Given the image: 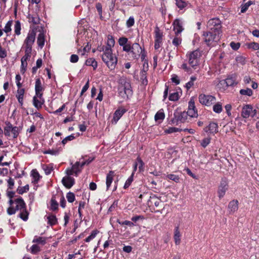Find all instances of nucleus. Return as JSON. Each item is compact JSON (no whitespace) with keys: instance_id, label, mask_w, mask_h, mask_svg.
<instances>
[{"instance_id":"obj_1","label":"nucleus","mask_w":259,"mask_h":259,"mask_svg":"<svg viewBox=\"0 0 259 259\" xmlns=\"http://www.w3.org/2000/svg\"><path fill=\"white\" fill-rule=\"evenodd\" d=\"M114 44L115 40L113 37L108 35L106 46H100L97 48L98 51L103 52L102 56V60L111 70L115 69L117 62V58L112 53V48Z\"/></svg>"},{"instance_id":"obj_2","label":"nucleus","mask_w":259,"mask_h":259,"mask_svg":"<svg viewBox=\"0 0 259 259\" xmlns=\"http://www.w3.org/2000/svg\"><path fill=\"white\" fill-rule=\"evenodd\" d=\"M118 44L122 47V50L126 53L133 60H137L140 56L142 48L138 43L132 45L125 37H121L118 39Z\"/></svg>"},{"instance_id":"obj_3","label":"nucleus","mask_w":259,"mask_h":259,"mask_svg":"<svg viewBox=\"0 0 259 259\" xmlns=\"http://www.w3.org/2000/svg\"><path fill=\"white\" fill-rule=\"evenodd\" d=\"M188 59V62L190 66H188L186 63H183L181 68L183 69L188 74H191L193 70L197 69L199 62V58L201 56V53L198 50L190 52L187 54Z\"/></svg>"},{"instance_id":"obj_4","label":"nucleus","mask_w":259,"mask_h":259,"mask_svg":"<svg viewBox=\"0 0 259 259\" xmlns=\"http://www.w3.org/2000/svg\"><path fill=\"white\" fill-rule=\"evenodd\" d=\"M241 116L244 118H248L249 117L256 120L258 118L259 113L256 108L252 105L246 104L244 105L241 110Z\"/></svg>"},{"instance_id":"obj_5","label":"nucleus","mask_w":259,"mask_h":259,"mask_svg":"<svg viewBox=\"0 0 259 259\" xmlns=\"http://www.w3.org/2000/svg\"><path fill=\"white\" fill-rule=\"evenodd\" d=\"M219 32L215 33L214 31H209L204 32L203 34V39L208 46H213L219 41L221 36Z\"/></svg>"},{"instance_id":"obj_6","label":"nucleus","mask_w":259,"mask_h":259,"mask_svg":"<svg viewBox=\"0 0 259 259\" xmlns=\"http://www.w3.org/2000/svg\"><path fill=\"white\" fill-rule=\"evenodd\" d=\"M119 95L124 99H128L132 95V90L129 82H121L118 87Z\"/></svg>"},{"instance_id":"obj_7","label":"nucleus","mask_w":259,"mask_h":259,"mask_svg":"<svg viewBox=\"0 0 259 259\" xmlns=\"http://www.w3.org/2000/svg\"><path fill=\"white\" fill-rule=\"evenodd\" d=\"M21 130L20 126H13L10 122H6V126L4 127V134L6 136H12L13 138H16Z\"/></svg>"},{"instance_id":"obj_8","label":"nucleus","mask_w":259,"mask_h":259,"mask_svg":"<svg viewBox=\"0 0 259 259\" xmlns=\"http://www.w3.org/2000/svg\"><path fill=\"white\" fill-rule=\"evenodd\" d=\"M207 27L210 31H214L215 33L219 32V34H222V24L219 18H214L210 19L207 22Z\"/></svg>"},{"instance_id":"obj_9","label":"nucleus","mask_w":259,"mask_h":259,"mask_svg":"<svg viewBox=\"0 0 259 259\" xmlns=\"http://www.w3.org/2000/svg\"><path fill=\"white\" fill-rule=\"evenodd\" d=\"M199 101L203 105L206 106H211L213 103H215L216 98L214 96L205 95L200 94L199 96Z\"/></svg>"},{"instance_id":"obj_10","label":"nucleus","mask_w":259,"mask_h":259,"mask_svg":"<svg viewBox=\"0 0 259 259\" xmlns=\"http://www.w3.org/2000/svg\"><path fill=\"white\" fill-rule=\"evenodd\" d=\"M35 31L34 30L30 31L24 40V45L22 48L32 49V45H33L35 39Z\"/></svg>"},{"instance_id":"obj_11","label":"nucleus","mask_w":259,"mask_h":259,"mask_svg":"<svg viewBox=\"0 0 259 259\" xmlns=\"http://www.w3.org/2000/svg\"><path fill=\"white\" fill-rule=\"evenodd\" d=\"M163 33L160 30L158 27H156L155 29V40H154V49L158 52L162 45Z\"/></svg>"},{"instance_id":"obj_12","label":"nucleus","mask_w":259,"mask_h":259,"mask_svg":"<svg viewBox=\"0 0 259 259\" xmlns=\"http://www.w3.org/2000/svg\"><path fill=\"white\" fill-rule=\"evenodd\" d=\"M187 112H188L189 117H197L198 116L197 111L193 98H191L189 102L188 110Z\"/></svg>"},{"instance_id":"obj_13","label":"nucleus","mask_w":259,"mask_h":259,"mask_svg":"<svg viewBox=\"0 0 259 259\" xmlns=\"http://www.w3.org/2000/svg\"><path fill=\"white\" fill-rule=\"evenodd\" d=\"M228 190V182L226 179H222L218 189V196L220 198H223L226 191Z\"/></svg>"},{"instance_id":"obj_14","label":"nucleus","mask_w":259,"mask_h":259,"mask_svg":"<svg viewBox=\"0 0 259 259\" xmlns=\"http://www.w3.org/2000/svg\"><path fill=\"white\" fill-rule=\"evenodd\" d=\"M183 24L182 20L180 19H176L173 22L174 30L175 31L176 35H178L183 30Z\"/></svg>"},{"instance_id":"obj_15","label":"nucleus","mask_w":259,"mask_h":259,"mask_svg":"<svg viewBox=\"0 0 259 259\" xmlns=\"http://www.w3.org/2000/svg\"><path fill=\"white\" fill-rule=\"evenodd\" d=\"M63 185L67 188H71L75 183V180L70 176H66L62 180Z\"/></svg>"},{"instance_id":"obj_16","label":"nucleus","mask_w":259,"mask_h":259,"mask_svg":"<svg viewBox=\"0 0 259 259\" xmlns=\"http://www.w3.org/2000/svg\"><path fill=\"white\" fill-rule=\"evenodd\" d=\"M162 204V201L160 198L157 197L155 195L151 196L148 201V205L152 206L154 205L156 207H159Z\"/></svg>"},{"instance_id":"obj_17","label":"nucleus","mask_w":259,"mask_h":259,"mask_svg":"<svg viewBox=\"0 0 259 259\" xmlns=\"http://www.w3.org/2000/svg\"><path fill=\"white\" fill-rule=\"evenodd\" d=\"M175 117L177 121L184 123L191 117H189L188 112H181L175 114Z\"/></svg>"},{"instance_id":"obj_18","label":"nucleus","mask_w":259,"mask_h":259,"mask_svg":"<svg viewBox=\"0 0 259 259\" xmlns=\"http://www.w3.org/2000/svg\"><path fill=\"white\" fill-rule=\"evenodd\" d=\"M125 112V109L122 108H120L116 110L113 114V117L111 120L112 123L116 124Z\"/></svg>"},{"instance_id":"obj_19","label":"nucleus","mask_w":259,"mask_h":259,"mask_svg":"<svg viewBox=\"0 0 259 259\" xmlns=\"http://www.w3.org/2000/svg\"><path fill=\"white\" fill-rule=\"evenodd\" d=\"M45 100L42 98V96H39L35 95L33 98V105L38 109L41 108Z\"/></svg>"},{"instance_id":"obj_20","label":"nucleus","mask_w":259,"mask_h":259,"mask_svg":"<svg viewBox=\"0 0 259 259\" xmlns=\"http://www.w3.org/2000/svg\"><path fill=\"white\" fill-rule=\"evenodd\" d=\"M149 70V65L146 61L143 64V68L140 72V78L141 81H147V72Z\"/></svg>"},{"instance_id":"obj_21","label":"nucleus","mask_w":259,"mask_h":259,"mask_svg":"<svg viewBox=\"0 0 259 259\" xmlns=\"http://www.w3.org/2000/svg\"><path fill=\"white\" fill-rule=\"evenodd\" d=\"M44 90L45 85L41 82H36L35 85V95L42 96Z\"/></svg>"},{"instance_id":"obj_22","label":"nucleus","mask_w":259,"mask_h":259,"mask_svg":"<svg viewBox=\"0 0 259 259\" xmlns=\"http://www.w3.org/2000/svg\"><path fill=\"white\" fill-rule=\"evenodd\" d=\"M25 93V89L24 88L18 89L16 94V98L18 101L19 103L21 106L23 104L24 95Z\"/></svg>"},{"instance_id":"obj_23","label":"nucleus","mask_w":259,"mask_h":259,"mask_svg":"<svg viewBox=\"0 0 259 259\" xmlns=\"http://www.w3.org/2000/svg\"><path fill=\"white\" fill-rule=\"evenodd\" d=\"M114 177V172L113 171H110L106 176V190H108L109 187L112 184L113 178Z\"/></svg>"},{"instance_id":"obj_24","label":"nucleus","mask_w":259,"mask_h":259,"mask_svg":"<svg viewBox=\"0 0 259 259\" xmlns=\"http://www.w3.org/2000/svg\"><path fill=\"white\" fill-rule=\"evenodd\" d=\"M205 131L206 132H209L210 133L212 134L217 133L218 132V124L215 122H210L205 128Z\"/></svg>"},{"instance_id":"obj_25","label":"nucleus","mask_w":259,"mask_h":259,"mask_svg":"<svg viewBox=\"0 0 259 259\" xmlns=\"http://www.w3.org/2000/svg\"><path fill=\"white\" fill-rule=\"evenodd\" d=\"M16 210H21L25 208V203L21 198H17L14 201Z\"/></svg>"},{"instance_id":"obj_26","label":"nucleus","mask_w":259,"mask_h":259,"mask_svg":"<svg viewBox=\"0 0 259 259\" xmlns=\"http://www.w3.org/2000/svg\"><path fill=\"white\" fill-rule=\"evenodd\" d=\"M45 38L44 32L43 31V30H39V33L38 34L37 38V43L38 47L40 48H42L45 45Z\"/></svg>"},{"instance_id":"obj_27","label":"nucleus","mask_w":259,"mask_h":259,"mask_svg":"<svg viewBox=\"0 0 259 259\" xmlns=\"http://www.w3.org/2000/svg\"><path fill=\"white\" fill-rule=\"evenodd\" d=\"M165 118V114L163 109H160L155 115L154 119L156 121L161 123Z\"/></svg>"},{"instance_id":"obj_28","label":"nucleus","mask_w":259,"mask_h":259,"mask_svg":"<svg viewBox=\"0 0 259 259\" xmlns=\"http://www.w3.org/2000/svg\"><path fill=\"white\" fill-rule=\"evenodd\" d=\"M181 234L179 230V227H177L175 229L174 239L175 244L178 245L181 243Z\"/></svg>"},{"instance_id":"obj_29","label":"nucleus","mask_w":259,"mask_h":259,"mask_svg":"<svg viewBox=\"0 0 259 259\" xmlns=\"http://www.w3.org/2000/svg\"><path fill=\"white\" fill-rule=\"evenodd\" d=\"M228 208L231 211L235 212L238 208V201L235 200L231 201L229 204Z\"/></svg>"},{"instance_id":"obj_30","label":"nucleus","mask_w":259,"mask_h":259,"mask_svg":"<svg viewBox=\"0 0 259 259\" xmlns=\"http://www.w3.org/2000/svg\"><path fill=\"white\" fill-rule=\"evenodd\" d=\"M81 164L79 162H76L74 164L72 165V168L73 169L74 175L76 177L80 172L82 167H81Z\"/></svg>"},{"instance_id":"obj_31","label":"nucleus","mask_w":259,"mask_h":259,"mask_svg":"<svg viewBox=\"0 0 259 259\" xmlns=\"http://www.w3.org/2000/svg\"><path fill=\"white\" fill-rule=\"evenodd\" d=\"M48 220V223L51 226L55 225L57 222V220L55 215L49 214L46 217Z\"/></svg>"},{"instance_id":"obj_32","label":"nucleus","mask_w":259,"mask_h":259,"mask_svg":"<svg viewBox=\"0 0 259 259\" xmlns=\"http://www.w3.org/2000/svg\"><path fill=\"white\" fill-rule=\"evenodd\" d=\"M177 7L180 10H183L187 6V3L185 0H175Z\"/></svg>"},{"instance_id":"obj_33","label":"nucleus","mask_w":259,"mask_h":259,"mask_svg":"<svg viewBox=\"0 0 259 259\" xmlns=\"http://www.w3.org/2000/svg\"><path fill=\"white\" fill-rule=\"evenodd\" d=\"M31 176L32 177V182L36 184L39 180L40 176L36 169H33L31 171Z\"/></svg>"},{"instance_id":"obj_34","label":"nucleus","mask_w":259,"mask_h":259,"mask_svg":"<svg viewBox=\"0 0 259 259\" xmlns=\"http://www.w3.org/2000/svg\"><path fill=\"white\" fill-rule=\"evenodd\" d=\"M28 18L29 21L34 24H37L39 23V18L36 14L33 15H29Z\"/></svg>"},{"instance_id":"obj_35","label":"nucleus","mask_w":259,"mask_h":259,"mask_svg":"<svg viewBox=\"0 0 259 259\" xmlns=\"http://www.w3.org/2000/svg\"><path fill=\"white\" fill-rule=\"evenodd\" d=\"M85 64L88 66H92L94 69L97 67V62L94 58H89L87 60Z\"/></svg>"},{"instance_id":"obj_36","label":"nucleus","mask_w":259,"mask_h":259,"mask_svg":"<svg viewBox=\"0 0 259 259\" xmlns=\"http://www.w3.org/2000/svg\"><path fill=\"white\" fill-rule=\"evenodd\" d=\"M24 49H25V55L21 58V60L27 61L31 57L32 49H28V48H24Z\"/></svg>"},{"instance_id":"obj_37","label":"nucleus","mask_w":259,"mask_h":259,"mask_svg":"<svg viewBox=\"0 0 259 259\" xmlns=\"http://www.w3.org/2000/svg\"><path fill=\"white\" fill-rule=\"evenodd\" d=\"M46 239L45 238L35 236L32 240V242L44 245L46 243Z\"/></svg>"},{"instance_id":"obj_38","label":"nucleus","mask_w":259,"mask_h":259,"mask_svg":"<svg viewBox=\"0 0 259 259\" xmlns=\"http://www.w3.org/2000/svg\"><path fill=\"white\" fill-rule=\"evenodd\" d=\"M213 111L215 113H220L223 111L222 104L218 102L213 106Z\"/></svg>"},{"instance_id":"obj_39","label":"nucleus","mask_w":259,"mask_h":259,"mask_svg":"<svg viewBox=\"0 0 259 259\" xmlns=\"http://www.w3.org/2000/svg\"><path fill=\"white\" fill-rule=\"evenodd\" d=\"M21 23L18 20L16 21L14 25V31L16 35H19L21 33Z\"/></svg>"},{"instance_id":"obj_40","label":"nucleus","mask_w":259,"mask_h":259,"mask_svg":"<svg viewBox=\"0 0 259 259\" xmlns=\"http://www.w3.org/2000/svg\"><path fill=\"white\" fill-rule=\"evenodd\" d=\"M182 43V38L180 36H179L178 35H176V36L173 38L172 40V44L176 47H179Z\"/></svg>"},{"instance_id":"obj_41","label":"nucleus","mask_w":259,"mask_h":259,"mask_svg":"<svg viewBox=\"0 0 259 259\" xmlns=\"http://www.w3.org/2000/svg\"><path fill=\"white\" fill-rule=\"evenodd\" d=\"M98 233L99 231L97 230L93 231L91 235L85 239V241L86 242H89L90 241L94 239Z\"/></svg>"},{"instance_id":"obj_42","label":"nucleus","mask_w":259,"mask_h":259,"mask_svg":"<svg viewBox=\"0 0 259 259\" xmlns=\"http://www.w3.org/2000/svg\"><path fill=\"white\" fill-rule=\"evenodd\" d=\"M13 21L12 20H9L7 24H6L4 29H3V31L6 33H9L12 30L11 29V26L12 25Z\"/></svg>"},{"instance_id":"obj_43","label":"nucleus","mask_w":259,"mask_h":259,"mask_svg":"<svg viewBox=\"0 0 259 259\" xmlns=\"http://www.w3.org/2000/svg\"><path fill=\"white\" fill-rule=\"evenodd\" d=\"M234 85V82H233L232 83L230 84H229L228 83V82H219L218 84H217V87L218 88L220 89H222L223 90H225L227 89V88L229 86V85Z\"/></svg>"},{"instance_id":"obj_44","label":"nucleus","mask_w":259,"mask_h":259,"mask_svg":"<svg viewBox=\"0 0 259 259\" xmlns=\"http://www.w3.org/2000/svg\"><path fill=\"white\" fill-rule=\"evenodd\" d=\"M240 94L244 96H251L252 95V91L250 89L246 88L241 89L240 91Z\"/></svg>"},{"instance_id":"obj_45","label":"nucleus","mask_w":259,"mask_h":259,"mask_svg":"<svg viewBox=\"0 0 259 259\" xmlns=\"http://www.w3.org/2000/svg\"><path fill=\"white\" fill-rule=\"evenodd\" d=\"M136 161L138 163V166H139V170L140 172L144 171V163L141 158L139 156L136 159Z\"/></svg>"},{"instance_id":"obj_46","label":"nucleus","mask_w":259,"mask_h":259,"mask_svg":"<svg viewBox=\"0 0 259 259\" xmlns=\"http://www.w3.org/2000/svg\"><path fill=\"white\" fill-rule=\"evenodd\" d=\"M246 45L248 49H252L253 50H257L259 49V44L257 42H252L247 44Z\"/></svg>"},{"instance_id":"obj_47","label":"nucleus","mask_w":259,"mask_h":259,"mask_svg":"<svg viewBox=\"0 0 259 259\" xmlns=\"http://www.w3.org/2000/svg\"><path fill=\"white\" fill-rule=\"evenodd\" d=\"M180 98L179 94L178 92H174L170 93L169 96V100L172 101H177Z\"/></svg>"},{"instance_id":"obj_48","label":"nucleus","mask_w":259,"mask_h":259,"mask_svg":"<svg viewBox=\"0 0 259 259\" xmlns=\"http://www.w3.org/2000/svg\"><path fill=\"white\" fill-rule=\"evenodd\" d=\"M42 168L46 175H50L53 169V166L51 165H43Z\"/></svg>"},{"instance_id":"obj_49","label":"nucleus","mask_w":259,"mask_h":259,"mask_svg":"<svg viewBox=\"0 0 259 259\" xmlns=\"http://www.w3.org/2000/svg\"><path fill=\"white\" fill-rule=\"evenodd\" d=\"M134 176V173L132 172L131 176L127 179V180L126 181L124 185L123 186V188L124 189H126L129 187V186L131 185V183L133 181V177Z\"/></svg>"},{"instance_id":"obj_50","label":"nucleus","mask_w":259,"mask_h":259,"mask_svg":"<svg viewBox=\"0 0 259 259\" xmlns=\"http://www.w3.org/2000/svg\"><path fill=\"white\" fill-rule=\"evenodd\" d=\"M166 177L167 179L174 181L176 183H179L180 182V177L177 175L169 174L167 175Z\"/></svg>"},{"instance_id":"obj_51","label":"nucleus","mask_w":259,"mask_h":259,"mask_svg":"<svg viewBox=\"0 0 259 259\" xmlns=\"http://www.w3.org/2000/svg\"><path fill=\"white\" fill-rule=\"evenodd\" d=\"M181 131H182L181 129H180V128H177V127H170L168 128L167 129H166L164 131V132L166 134H171V133H173L180 132Z\"/></svg>"},{"instance_id":"obj_52","label":"nucleus","mask_w":259,"mask_h":259,"mask_svg":"<svg viewBox=\"0 0 259 259\" xmlns=\"http://www.w3.org/2000/svg\"><path fill=\"white\" fill-rule=\"evenodd\" d=\"M21 212L19 214L20 217L24 221H26L28 219V213L26 210L25 208L20 210Z\"/></svg>"},{"instance_id":"obj_53","label":"nucleus","mask_w":259,"mask_h":259,"mask_svg":"<svg viewBox=\"0 0 259 259\" xmlns=\"http://www.w3.org/2000/svg\"><path fill=\"white\" fill-rule=\"evenodd\" d=\"M135 24V19L133 16H131L126 22V25L127 28L132 27Z\"/></svg>"},{"instance_id":"obj_54","label":"nucleus","mask_w":259,"mask_h":259,"mask_svg":"<svg viewBox=\"0 0 259 259\" xmlns=\"http://www.w3.org/2000/svg\"><path fill=\"white\" fill-rule=\"evenodd\" d=\"M66 198L67 199V201L70 202H73L75 200V195L74 193L72 192H68L66 195Z\"/></svg>"},{"instance_id":"obj_55","label":"nucleus","mask_w":259,"mask_h":259,"mask_svg":"<svg viewBox=\"0 0 259 259\" xmlns=\"http://www.w3.org/2000/svg\"><path fill=\"white\" fill-rule=\"evenodd\" d=\"M40 251L39 247L36 245H33L30 248V252L33 254H36Z\"/></svg>"},{"instance_id":"obj_56","label":"nucleus","mask_w":259,"mask_h":259,"mask_svg":"<svg viewBox=\"0 0 259 259\" xmlns=\"http://www.w3.org/2000/svg\"><path fill=\"white\" fill-rule=\"evenodd\" d=\"M21 72L22 73H24L26 70V68L27 66V62L26 61H24L21 60Z\"/></svg>"},{"instance_id":"obj_57","label":"nucleus","mask_w":259,"mask_h":259,"mask_svg":"<svg viewBox=\"0 0 259 259\" xmlns=\"http://www.w3.org/2000/svg\"><path fill=\"white\" fill-rule=\"evenodd\" d=\"M58 203L54 199H52L51 201V208L53 210H55L58 208Z\"/></svg>"},{"instance_id":"obj_58","label":"nucleus","mask_w":259,"mask_h":259,"mask_svg":"<svg viewBox=\"0 0 259 259\" xmlns=\"http://www.w3.org/2000/svg\"><path fill=\"white\" fill-rule=\"evenodd\" d=\"M146 56V52L144 49H142L141 53H140V56L142 61L143 62V63H145L146 61L147 64H148V60L145 59V57Z\"/></svg>"},{"instance_id":"obj_59","label":"nucleus","mask_w":259,"mask_h":259,"mask_svg":"<svg viewBox=\"0 0 259 259\" xmlns=\"http://www.w3.org/2000/svg\"><path fill=\"white\" fill-rule=\"evenodd\" d=\"M210 139L209 138H206L202 140L201 145V146L205 148L210 143Z\"/></svg>"},{"instance_id":"obj_60","label":"nucleus","mask_w":259,"mask_h":259,"mask_svg":"<svg viewBox=\"0 0 259 259\" xmlns=\"http://www.w3.org/2000/svg\"><path fill=\"white\" fill-rule=\"evenodd\" d=\"M74 139V136L73 135H71L69 136H67L65 138H64L62 143L63 145H65L68 141L73 140Z\"/></svg>"},{"instance_id":"obj_61","label":"nucleus","mask_w":259,"mask_h":259,"mask_svg":"<svg viewBox=\"0 0 259 259\" xmlns=\"http://www.w3.org/2000/svg\"><path fill=\"white\" fill-rule=\"evenodd\" d=\"M59 153V150H54V149L49 150L46 151L44 152L45 154H50L54 155H56L58 154Z\"/></svg>"},{"instance_id":"obj_62","label":"nucleus","mask_w":259,"mask_h":259,"mask_svg":"<svg viewBox=\"0 0 259 259\" xmlns=\"http://www.w3.org/2000/svg\"><path fill=\"white\" fill-rule=\"evenodd\" d=\"M7 182L8 184V188L10 189H12L14 185V180L12 178H10L7 181Z\"/></svg>"},{"instance_id":"obj_63","label":"nucleus","mask_w":259,"mask_h":259,"mask_svg":"<svg viewBox=\"0 0 259 259\" xmlns=\"http://www.w3.org/2000/svg\"><path fill=\"white\" fill-rule=\"evenodd\" d=\"M230 46L234 50H237L239 48L240 45L239 43L231 42L230 44Z\"/></svg>"},{"instance_id":"obj_64","label":"nucleus","mask_w":259,"mask_h":259,"mask_svg":"<svg viewBox=\"0 0 259 259\" xmlns=\"http://www.w3.org/2000/svg\"><path fill=\"white\" fill-rule=\"evenodd\" d=\"M16 211V209L15 208H14L13 207H12V206H10L8 209H7V213L9 214V215H12V214H13L14 213H15Z\"/></svg>"}]
</instances>
